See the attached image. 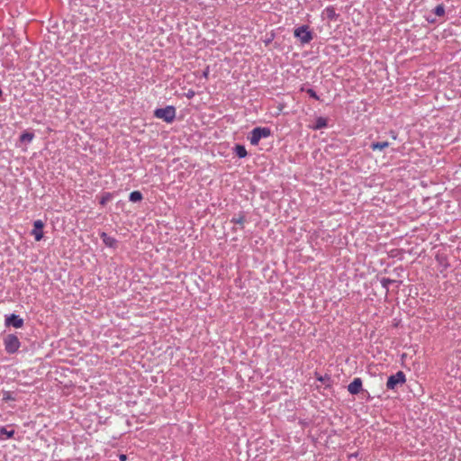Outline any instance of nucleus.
I'll use <instances>...</instances> for the list:
<instances>
[{
    "label": "nucleus",
    "instance_id": "obj_25",
    "mask_svg": "<svg viewBox=\"0 0 461 461\" xmlns=\"http://www.w3.org/2000/svg\"><path fill=\"white\" fill-rule=\"evenodd\" d=\"M203 75H204V77H206L208 76V72H207V71H205V72L203 73Z\"/></svg>",
    "mask_w": 461,
    "mask_h": 461
},
{
    "label": "nucleus",
    "instance_id": "obj_17",
    "mask_svg": "<svg viewBox=\"0 0 461 461\" xmlns=\"http://www.w3.org/2000/svg\"><path fill=\"white\" fill-rule=\"evenodd\" d=\"M142 199V194L140 191H133L130 194V200L131 202L140 201Z\"/></svg>",
    "mask_w": 461,
    "mask_h": 461
},
{
    "label": "nucleus",
    "instance_id": "obj_18",
    "mask_svg": "<svg viewBox=\"0 0 461 461\" xmlns=\"http://www.w3.org/2000/svg\"><path fill=\"white\" fill-rule=\"evenodd\" d=\"M34 138L33 133L31 132H24L20 136L21 141H28L31 142Z\"/></svg>",
    "mask_w": 461,
    "mask_h": 461
},
{
    "label": "nucleus",
    "instance_id": "obj_22",
    "mask_svg": "<svg viewBox=\"0 0 461 461\" xmlns=\"http://www.w3.org/2000/svg\"><path fill=\"white\" fill-rule=\"evenodd\" d=\"M307 94L311 97H312V98H314L316 100H319V96L317 95V94L315 93V91L313 89H312V88L307 89Z\"/></svg>",
    "mask_w": 461,
    "mask_h": 461
},
{
    "label": "nucleus",
    "instance_id": "obj_8",
    "mask_svg": "<svg viewBox=\"0 0 461 461\" xmlns=\"http://www.w3.org/2000/svg\"><path fill=\"white\" fill-rule=\"evenodd\" d=\"M362 380L359 377L354 378V380L348 385V392L355 395L359 393L360 392H363L362 390Z\"/></svg>",
    "mask_w": 461,
    "mask_h": 461
},
{
    "label": "nucleus",
    "instance_id": "obj_10",
    "mask_svg": "<svg viewBox=\"0 0 461 461\" xmlns=\"http://www.w3.org/2000/svg\"><path fill=\"white\" fill-rule=\"evenodd\" d=\"M14 433L15 432L14 429L7 430V429L5 427H4V426L0 427V439L11 438L14 437Z\"/></svg>",
    "mask_w": 461,
    "mask_h": 461
},
{
    "label": "nucleus",
    "instance_id": "obj_13",
    "mask_svg": "<svg viewBox=\"0 0 461 461\" xmlns=\"http://www.w3.org/2000/svg\"><path fill=\"white\" fill-rule=\"evenodd\" d=\"M235 152L239 158H245L248 154L245 147L242 145H237L235 147Z\"/></svg>",
    "mask_w": 461,
    "mask_h": 461
},
{
    "label": "nucleus",
    "instance_id": "obj_9",
    "mask_svg": "<svg viewBox=\"0 0 461 461\" xmlns=\"http://www.w3.org/2000/svg\"><path fill=\"white\" fill-rule=\"evenodd\" d=\"M100 238L102 239V240L105 244V246L112 248V249L117 248L118 240L115 238L109 236L106 232H104V231L101 232Z\"/></svg>",
    "mask_w": 461,
    "mask_h": 461
},
{
    "label": "nucleus",
    "instance_id": "obj_15",
    "mask_svg": "<svg viewBox=\"0 0 461 461\" xmlns=\"http://www.w3.org/2000/svg\"><path fill=\"white\" fill-rule=\"evenodd\" d=\"M394 282H395V280H393V279H390V278L384 277V278L381 279V285H382L383 288H384L385 294H387L388 291H389V285L393 284Z\"/></svg>",
    "mask_w": 461,
    "mask_h": 461
},
{
    "label": "nucleus",
    "instance_id": "obj_1",
    "mask_svg": "<svg viewBox=\"0 0 461 461\" xmlns=\"http://www.w3.org/2000/svg\"><path fill=\"white\" fill-rule=\"evenodd\" d=\"M176 114V108L172 105H167L165 108H158L154 112V116L156 118L161 119L167 123L174 122Z\"/></svg>",
    "mask_w": 461,
    "mask_h": 461
},
{
    "label": "nucleus",
    "instance_id": "obj_24",
    "mask_svg": "<svg viewBox=\"0 0 461 461\" xmlns=\"http://www.w3.org/2000/svg\"><path fill=\"white\" fill-rule=\"evenodd\" d=\"M126 458H127V457H126V456H125V455H123V454L120 455V460H121V461H125V460H126Z\"/></svg>",
    "mask_w": 461,
    "mask_h": 461
},
{
    "label": "nucleus",
    "instance_id": "obj_3",
    "mask_svg": "<svg viewBox=\"0 0 461 461\" xmlns=\"http://www.w3.org/2000/svg\"><path fill=\"white\" fill-rule=\"evenodd\" d=\"M271 135V130L267 127H257L252 130L249 140L251 145H258L261 139L267 138Z\"/></svg>",
    "mask_w": 461,
    "mask_h": 461
},
{
    "label": "nucleus",
    "instance_id": "obj_2",
    "mask_svg": "<svg viewBox=\"0 0 461 461\" xmlns=\"http://www.w3.org/2000/svg\"><path fill=\"white\" fill-rule=\"evenodd\" d=\"M4 347L6 353L13 355L18 352L21 342L15 334H7L4 339Z\"/></svg>",
    "mask_w": 461,
    "mask_h": 461
},
{
    "label": "nucleus",
    "instance_id": "obj_7",
    "mask_svg": "<svg viewBox=\"0 0 461 461\" xmlns=\"http://www.w3.org/2000/svg\"><path fill=\"white\" fill-rule=\"evenodd\" d=\"M44 223L41 220H37L33 222V230L32 235L34 236L35 240L40 241L43 238Z\"/></svg>",
    "mask_w": 461,
    "mask_h": 461
},
{
    "label": "nucleus",
    "instance_id": "obj_23",
    "mask_svg": "<svg viewBox=\"0 0 461 461\" xmlns=\"http://www.w3.org/2000/svg\"><path fill=\"white\" fill-rule=\"evenodd\" d=\"M112 198H113V197H112V194H107V195H106V196H104V197H103V198H102V201H101V202H102V203H104V202H105V200H109V199H112Z\"/></svg>",
    "mask_w": 461,
    "mask_h": 461
},
{
    "label": "nucleus",
    "instance_id": "obj_5",
    "mask_svg": "<svg viewBox=\"0 0 461 461\" xmlns=\"http://www.w3.org/2000/svg\"><path fill=\"white\" fill-rule=\"evenodd\" d=\"M294 36L299 38L303 44H307L312 40V33L307 25H303L294 30Z\"/></svg>",
    "mask_w": 461,
    "mask_h": 461
},
{
    "label": "nucleus",
    "instance_id": "obj_16",
    "mask_svg": "<svg viewBox=\"0 0 461 461\" xmlns=\"http://www.w3.org/2000/svg\"><path fill=\"white\" fill-rule=\"evenodd\" d=\"M232 223L242 225L245 221L244 212H240L238 217H233L230 221Z\"/></svg>",
    "mask_w": 461,
    "mask_h": 461
},
{
    "label": "nucleus",
    "instance_id": "obj_12",
    "mask_svg": "<svg viewBox=\"0 0 461 461\" xmlns=\"http://www.w3.org/2000/svg\"><path fill=\"white\" fill-rule=\"evenodd\" d=\"M389 142L388 141H382V142H375V143H372L371 144V149L373 150H376V149H384L385 148H388L389 147Z\"/></svg>",
    "mask_w": 461,
    "mask_h": 461
},
{
    "label": "nucleus",
    "instance_id": "obj_21",
    "mask_svg": "<svg viewBox=\"0 0 461 461\" xmlns=\"http://www.w3.org/2000/svg\"><path fill=\"white\" fill-rule=\"evenodd\" d=\"M3 400L5 402H8V401H14V398L12 396V393L11 392L5 391L3 393Z\"/></svg>",
    "mask_w": 461,
    "mask_h": 461
},
{
    "label": "nucleus",
    "instance_id": "obj_4",
    "mask_svg": "<svg viewBox=\"0 0 461 461\" xmlns=\"http://www.w3.org/2000/svg\"><path fill=\"white\" fill-rule=\"evenodd\" d=\"M405 381V374L402 371H398L396 374L388 377L386 388L388 390H395L398 386L402 385Z\"/></svg>",
    "mask_w": 461,
    "mask_h": 461
},
{
    "label": "nucleus",
    "instance_id": "obj_26",
    "mask_svg": "<svg viewBox=\"0 0 461 461\" xmlns=\"http://www.w3.org/2000/svg\"><path fill=\"white\" fill-rule=\"evenodd\" d=\"M2 95V90L0 89V95Z\"/></svg>",
    "mask_w": 461,
    "mask_h": 461
},
{
    "label": "nucleus",
    "instance_id": "obj_20",
    "mask_svg": "<svg viewBox=\"0 0 461 461\" xmlns=\"http://www.w3.org/2000/svg\"><path fill=\"white\" fill-rule=\"evenodd\" d=\"M319 381L324 383L326 386L330 385L331 378L330 375L321 376L318 378Z\"/></svg>",
    "mask_w": 461,
    "mask_h": 461
},
{
    "label": "nucleus",
    "instance_id": "obj_6",
    "mask_svg": "<svg viewBox=\"0 0 461 461\" xmlns=\"http://www.w3.org/2000/svg\"><path fill=\"white\" fill-rule=\"evenodd\" d=\"M23 319H22L19 315L12 313L10 315L5 316V325L6 327H14L15 329H20L23 326Z\"/></svg>",
    "mask_w": 461,
    "mask_h": 461
},
{
    "label": "nucleus",
    "instance_id": "obj_11",
    "mask_svg": "<svg viewBox=\"0 0 461 461\" xmlns=\"http://www.w3.org/2000/svg\"><path fill=\"white\" fill-rule=\"evenodd\" d=\"M324 14L329 20H335L337 17L335 9L331 6L326 7L324 10Z\"/></svg>",
    "mask_w": 461,
    "mask_h": 461
},
{
    "label": "nucleus",
    "instance_id": "obj_19",
    "mask_svg": "<svg viewBox=\"0 0 461 461\" xmlns=\"http://www.w3.org/2000/svg\"><path fill=\"white\" fill-rule=\"evenodd\" d=\"M433 13L437 15V16H443L445 14V7L443 5H437L434 10H433Z\"/></svg>",
    "mask_w": 461,
    "mask_h": 461
},
{
    "label": "nucleus",
    "instance_id": "obj_14",
    "mask_svg": "<svg viewBox=\"0 0 461 461\" xmlns=\"http://www.w3.org/2000/svg\"><path fill=\"white\" fill-rule=\"evenodd\" d=\"M327 126V120L323 117H319L317 120H316V124L315 126L313 127L314 130H319V129H322L324 127Z\"/></svg>",
    "mask_w": 461,
    "mask_h": 461
}]
</instances>
